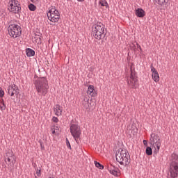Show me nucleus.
<instances>
[{
  "label": "nucleus",
  "instance_id": "obj_19",
  "mask_svg": "<svg viewBox=\"0 0 178 178\" xmlns=\"http://www.w3.org/2000/svg\"><path fill=\"white\" fill-rule=\"evenodd\" d=\"M0 109L1 111H5V109H6V106L5 105L3 99H0Z\"/></svg>",
  "mask_w": 178,
  "mask_h": 178
},
{
  "label": "nucleus",
  "instance_id": "obj_5",
  "mask_svg": "<svg viewBox=\"0 0 178 178\" xmlns=\"http://www.w3.org/2000/svg\"><path fill=\"white\" fill-rule=\"evenodd\" d=\"M5 162L7 165L8 169L10 170H13V168H15V163H16V157L15 156L13 152L8 151L6 153L5 156Z\"/></svg>",
  "mask_w": 178,
  "mask_h": 178
},
{
  "label": "nucleus",
  "instance_id": "obj_22",
  "mask_svg": "<svg viewBox=\"0 0 178 178\" xmlns=\"http://www.w3.org/2000/svg\"><path fill=\"white\" fill-rule=\"evenodd\" d=\"M146 154L147 155H152V149L150 147L146 148Z\"/></svg>",
  "mask_w": 178,
  "mask_h": 178
},
{
  "label": "nucleus",
  "instance_id": "obj_32",
  "mask_svg": "<svg viewBox=\"0 0 178 178\" xmlns=\"http://www.w3.org/2000/svg\"><path fill=\"white\" fill-rule=\"evenodd\" d=\"M84 0H78L79 2H83Z\"/></svg>",
  "mask_w": 178,
  "mask_h": 178
},
{
  "label": "nucleus",
  "instance_id": "obj_29",
  "mask_svg": "<svg viewBox=\"0 0 178 178\" xmlns=\"http://www.w3.org/2000/svg\"><path fill=\"white\" fill-rule=\"evenodd\" d=\"M143 144H144V145L147 146V145H148V142L147 140H144Z\"/></svg>",
  "mask_w": 178,
  "mask_h": 178
},
{
  "label": "nucleus",
  "instance_id": "obj_20",
  "mask_svg": "<svg viewBox=\"0 0 178 178\" xmlns=\"http://www.w3.org/2000/svg\"><path fill=\"white\" fill-rule=\"evenodd\" d=\"M156 3H158V5H165L168 0H154Z\"/></svg>",
  "mask_w": 178,
  "mask_h": 178
},
{
  "label": "nucleus",
  "instance_id": "obj_30",
  "mask_svg": "<svg viewBox=\"0 0 178 178\" xmlns=\"http://www.w3.org/2000/svg\"><path fill=\"white\" fill-rule=\"evenodd\" d=\"M54 129L56 131H59V128H58V127H56L55 128H54Z\"/></svg>",
  "mask_w": 178,
  "mask_h": 178
},
{
  "label": "nucleus",
  "instance_id": "obj_15",
  "mask_svg": "<svg viewBox=\"0 0 178 178\" xmlns=\"http://www.w3.org/2000/svg\"><path fill=\"white\" fill-rule=\"evenodd\" d=\"M63 108L59 104H57L54 106V114L56 116H60L62 115Z\"/></svg>",
  "mask_w": 178,
  "mask_h": 178
},
{
  "label": "nucleus",
  "instance_id": "obj_13",
  "mask_svg": "<svg viewBox=\"0 0 178 178\" xmlns=\"http://www.w3.org/2000/svg\"><path fill=\"white\" fill-rule=\"evenodd\" d=\"M108 170L111 175H113V176H120V172H119V168L117 167H115L113 165H110L108 167Z\"/></svg>",
  "mask_w": 178,
  "mask_h": 178
},
{
  "label": "nucleus",
  "instance_id": "obj_14",
  "mask_svg": "<svg viewBox=\"0 0 178 178\" xmlns=\"http://www.w3.org/2000/svg\"><path fill=\"white\" fill-rule=\"evenodd\" d=\"M87 94L90 95V97H96L97 92H95V89H94V86L90 85L88 87Z\"/></svg>",
  "mask_w": 178,
  "mask_h": 178
},
{
  "label": "nucleus",
  "instance_id": "obj_6",
  "mask_svg": "<svg viewBox=\"0 0 178 178\" xmlns=\"http://www.w3.org/2000/svg\"><path fill=\"white\" fill-rule=\"evenodd\" d=\"M150 144L154 148V152L158 154L161 149V138L156 134H152L150 136Z\"/></svg>",
  "mask_w": 178,
  "mask_h": 178
},
{
  "label": "nucleus",
  "instance_id": "obj_18",
  "mask_svg": "<svg viewBox=\"0 0 178 178\" xmlns=\"http://www.w3.org/2000/svg\"><path fill=\"white\" fill-rule=\"evenodd\" d=\"M99 5H100V6H105L106 9H108V8H109V5L108 4V2L106 0H101L99 2Z\"/></svg>",
  "mask_w": 178,
  "mask_h": 178
},
{
  "label": "nucleus",
  "instance_id": "obj_7",
  "mask_svg": "<svg viewBox=\"0 0 178 178\" xmlns=\"http://www.w3.org/2000/svg\"><path fill=\"white\" fill-rule=\"evenodd\" d=\"M8 33L13 38H17L22 34V29L17 24H10L8 27Z\"/></svg>",
  "mask_w": 178,
  "mask_h": 178
},
{
  "label": "nucleus",
  "instance_id": "obj_9",
  "mask_svg": "<svg viewBox=\"0 0 178 178\" xmlns=\"http://www.w3.org/2000/svg\"><path fill=\"white\" fill-rule=\"evenodd\" d=\"M8 10L12 13H19L22 7H20V3L17 0H10L8 2Z\"/></svg>",
  "mask_w": 178,
  "mask_h": 178
},
{
  "label": "nucleus",
  "instance_id": "obj_31",
  "mask_svg": "<svg viewBox=\"0 0 178 178\" xmlns=\"http://www.w3.org/2000/svg\"><path fill=\"white\" fill-rule=\"evenodd\" d=\"M32 2L36 3L37 2H40V0H32Z\"/></svg>",
  "mask_w": 178,
  "mask_h": 178
},
{
  "label": "nucleus",
  "instance_id": "obj_4",
  "mask_svg": "<svg viewBox=\"0 0 178 178\" xmlns=\"http://www.w3.org/2000/svg\"><path fill=\"white\" fill-rule=\"evenodd\" d=\"M47 17L52 23H58L60 18V14H59V11L56 10V8L54 7H50L47 11Z\"/></svg>",
  "mask_w": 178,
  "mask_h": 178
},
{
  "label": "nucleus",
  "instance_id": "obj_33",
  "mask_svg": "<svg viewBox=\"0 0 178 178\" xmlns=\"http://www.w3.org/2000/svg\"><path fill=\"white\" fill-rule=\"evenodd\" d=\"M85 103H86V105H87V102H85Z\"/></svg>",
  "mask_w": 178,
  "mask_h": 178
},
{
  "label": "nucleus",
  "instance_id": "obj_23",
  "mask_svg": "<svg viewBox=\"0 0 178 178\" xmlns=\"http://www.w3.org/2000/svg\"><path fill=\"white\" fill-rule=\"evenodd\" d=\"M29 9H30L32 12H34V10H35V9H36L35 6H34L33 4H30V5L29 6Z\"/></svg>",
  "mask_w": 178,
  "mask_h": 178
},
{
  "label": "nucleus",
  "instance_id": "obj_26",
  "mask_svg": "<svg viewBox=\"0 0 178 178\" xmlns=\"http://www.w3.org/2000/svg\"><path fill=\"white\" fill-rule=\"evenodd\" d=\"M66 143H67V148H70V149H72V146L70 145V142H69V140L67 138H66Z\"/></svg>",
  "mask_w": 178,
  "mask_h": 178
},
{
  "label": "nucleus",
  "instance_id": "obj_10",
  "mask_svg": "<svg viewBox=\"0 0 178 178\" xmlns=\"http://www.w3.org/2000/svg\"><path fill=\"white\" fill-rule=\"evenodd\" d=\"M138 79L136 76V72L133 71L131 68V74L129 77L127 78V84L131 88H137Z\"/></svg>",
  "mask_w": 178,
  "mask_h": 178
},
{
  "label": "nucleus",
  "instance_id": "obj_21",
  "mask_svg": "<svg viewBox=\"0 0 178 178\" xmlns=\"http://www.w3.org/2000/svg\"><path fill=\"white\" fill-rule=\"evenodd\" d=\"M95 165L96 168H98L99 169H101L102 170L104 169V165H101V163H99L97 161H95Z\"/></svg>",
  "mask_w": 178,
  "mask_h": 178
},
{
  "label": "nucleus",
  "instance_id": "obj_24",
  "mask_svg": "<svg viewBox=\"0 0 178 178\" xmlns=\"http://www.w3.org/2000/svg\"><path fill=\"white\" fill-rule=\"evenodd\" d=\"M52 134H54L55 136H59V134L60 133V131H56L54 129H51Z\"/></svg>",
  "mask_w": 178,
  "mask_h": 178
},
{
  "label": "nucleus",
  "instance_id": "obj_2",
  "mask_svg": "<svg viewBox=\"0 0 178 178\" xmlns=\"http://www.w3.org/2000/svg\"><path fill=\"white\" fill-rule=\"evenodd\" d=\"M115 158L117 162L124 166H127L130 163V155L126 149L120 148L116 152Z\"/></svg>",
  "mask_w": 178,
  "mask_h": 178
},
{
  "label": "nucleus",
  "instance_id": "obj_1",
  "mask_svg": "<svg viewBox=\"0 0 178 178\" xmlns=\"http://www.w3.org/2000/svg\"><path fill=\"white\" fill-rule=\"evenodd\" d=\"M33 84L38 95L45 97V95L48 94V88H49V86L48 85V80H47V78H35Z\"/></svg>",
  "mask_w": 178,
  "mask_h": 178
},
{
  "label": "nucleus",
  "instance_id": "obj_12",
  "mask_svg": "<svg viewBox=\"0 0 178 178\" xmlns=\"http://www.w3.org/2000/svg\"><path fill=\"white\" fill-rule=\"evenodd\" d=\"M151 72H152V79L155 81V83H158L159 81V74L158 73V71L154 66H150Z\"/></svg>",
  "mask_w": 178,
  "mask_h": 178
},
{
  "label": "nucleus",
  "instance_id": "obj_25",
  "mask_svg": "<svg viewBox=\"0 0 178 178\" xmlns=\"http://www.w3.org/2000/svg\"><path fill=\"white\" fill-rule=\"evenodd\" d=\"M36 176L37 177H40L41 176V169L37 168L36 170Z\"/></svg>",
  "mask_w": 178,
  "mask_h": 178
},
{
  "label": "nucleus",
  "instance_id": "obj_8",
  "mask_svg": "<svg viewBox=\"0 0 178 178\" xmlns=\"http://www.w3.org/2000/svg\"><path fill=\"white\" fill-rule=\"evenodd\" d=\"M70 130L72 137H74L75 141L77 143L81 135V129H80V127L76 124H70Z\"/></svg>",
  "mask_w": 178,
  "mask_h": 178
},
{
  "label": "nucleus",
  "instance_id": "obj_34",
  "mask_svg": "<svg viewBox=\"0 0 178 178\" xmlns=\"http://www.w3.org/2000/svg\"><path fill=\"white\" fill-rule=\"evenodd\" d=\"M85 103H86V105H87V102H85Z\"/></svg>",
  "mask_w": 178,
  "mask_h": 178
},
{
  "label": "nucleus",
  "instance_id": "obj_3",
  "mask_svg": "<svg viewBox=\"0 0 178 178\" xmlns=\"http://www.w3.org/2000/svg\"><path fill=\"white\" fill-rule=\"evenodd\" d=\"M105 31V27L102 22H97L93 25L92 29V34L96 40H101L104 33Z\"/></svg>",
  "mask_w": 178,
  "mask_h": 178
},
{
  "label": "nucleus",
  "instance_id": "obj_17",
  "mask_svg": "<svg viewBox=\"0 0 178 178\" xmlns=\"http://www.w3.org/2000/svg\"><path fill=\"white\" fill-rule=\"evenodd\" d=\"M26 56L29 57L34 56V55H35V51H34V50L30 48L26 49Z\"/></svg>",
  "mask_w": 178,
  "mask_h": 178
},
{
  "label": "nucleus",
  "instance_id": "obj_16",
  "mask_svg": "<svg viewBox=\"0 0 178 178\" xmlns=\"http://www.w3.org/2000/svg\"><path fill=\"white\" fill-rule=\"evenodd\" d=\"M135 15L138 17H144L145 16V11L141 8H137L135 10Z\"/></svg>",
  "mask_w": 178,
  "mask_h": 178
},
{
  "label": "nucleus",
  "instance_id": "obj_28",
  "mask_svg": "<svg viewBox=\"0 0 178 178\" xmlns=\"http://www.w3.org/2000/svg\"><path fill=\"white\" fill-rule=\"evenodd\" d=\"M3 95H5V92L0 88V97H3Z\"/></svg>",
  "mask_w": 178,
  "mask_h": 178
},
{
  "label": "nucleus",
  "instance_id": "obj_11",
  "mask_svg": "<svg viewBox=\"0 0 178 178\" xmlns=\"http://www.w3.org/2000/svg\"><path fill=\"white\" fill-rule=\"evenodd\" d=\"M7 92L10 97H14V95H19V88L15 84H11L8 86L7 88Z\"/></svg>",
  "mask_w": 178,
  "mask_h": 178
},
{
  "label": "nucleus",
  "instance_id": "obj_27",
  "mask_svg": "<svg viewBox=\"0 0 178 178\" xmlns=\"http://www.w3.org/2000/svg\"><path fill=\"white\" fill-rule=\"evenodd\" d=\"M52 120H53V122H54L55 123H58V122H59V120H58V118H56V117H53Z\"/></svg>",
  "mask_w": 178,
  "mask_h": 178
}]
</instances>
